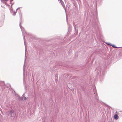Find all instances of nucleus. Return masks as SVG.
Segmentation results:
<instances>
[{"mask_svg": "<svg viewBox=\"0 0 122 122\" xmlns=\"http://www.w3.org/2000/svg\"><path fill=\"white\" fill-rule=\"evenodd\" d=\"M95 92L94 91V93L95 94V98L96 99L98 100V95L97 94V92H96V90H95Z\"/></svg>", "mask_w": 122, "mask_h": 122, "instance_id": "obj_1", "label": "nucleus"}, {"mask_svg": "<svg viewBox=\"0 0 122 122\" xmlns=\"http://www.w3.org/2000/svg\"><path fill=\"white\" fill-rule=\"evenodd\" d=\"M14 112V111L13 110H11L9 112V114L10 117H13V114Z\"/></svg>", "mask_w": 122, "mask_h": 122, "instance_id": "obj_2", "label": "nucleus"}, {"mask_svg": "<svg viewBox=\"0 0 122 122\" xmlns=\"http://www.w3.org/2000/svg\"><path fill=\"white\" fill-rule=\"evenodd\" d=\"M118 116L117 114H116L114 116V118L116 120H117L118 119Z\"/></svg>", "mask_w": 122, "mask_h": 122, "instance_id": "obj_3", "label": "nucleus"}, {"mask_svg": "<svg viewBox=\"0 0 122 122\" xmlns=\"http://www.w3.org/2000/svg\"><path fill=\"white\" fill-rule=\"evenodd\" d=\"M111 45V46H112V47H113L115 48H117V47L115 46L114 45Z\"/></svg>", "mask_w": 122, "mask_h": 122, "instance_id": "obj_4", "label": "nucleus"}, {"mask_svg": "<svg viewBox=\"0 0 122 122\" xmlns=\"http://www.w3.org/2000/svg\"><path fill=\"white\" fill-rule=\"evenodd\" d=\"M59 1H60V2L62 4V3H63V1H62V0H59Z\"/></svg>", "mask_w": 122, "mask_h": 122, "instance_id": "obj_5", "label": "nucleus"}, {"mask_svg": "<svg viewBox=\"0 0 122 122\" xmlns=\"http://www.w3.org/2000/svg\"><path fill=\"white\" fill-rule=\"evenodd\" d=\"M24 100H25L26 99V97H25L24 98Z\"/></svg>", "mask_w": 122, "mask_h": 122, "instance_id": "obj_6", "label": "nucleus"}, {"mask_svg": "<svg viewBox=\"0 0 122 122\" xmlns=\"http://www.w3.org/2000/svg\"><path fill=\"white\" fill-rule=\"evenodd\" d=\"M8 0H5V1H8Z\"/></svg>", "mask_w": 122, "mask_h": 122, "instance_id": "obj_7", "label": "nucleus"}]
</instances>
